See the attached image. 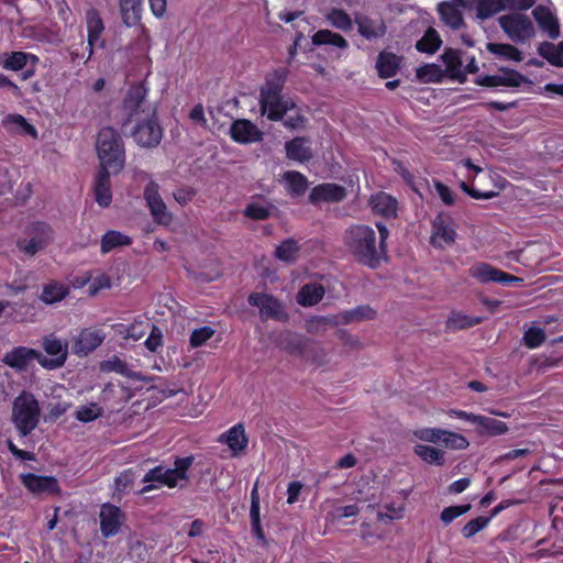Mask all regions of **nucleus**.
I'll return each mask as SVG.
<instances>
[{
  "label": "nucleus",
  "mask_w": 563,
  "mask_h": 563,
  "mask_svg": "<svg viewBox=\"0 0 563 563\" xmlns=\"http://www.w3.org/2000/svg\"><path fill=\"white\" fill-rule=\"evenodd\" d=\"M288 74L289 70L286 67L274 69L266 76L264 85L260 88V110L269 121L283 120L285 114L296 107L291 99H286L282 95Z\"/></svg>",
  "instance_id": "obj_1"
},
{
  "label": "nucleus",
  "mask_w": 563,
  "mask_h": 563,
  "mask_svg": "<svg viewBox=\"0 0 563 563\" xmlns=\"http://www.w3.org/2000/svg\"><path fill=\"white\" fill-rule=\"evenodd\" d=\"M344 245L355 261L371 269L380 267L386 258L376 241V232L366 224H354L345 230Z\"/></svg>",
  "instance_id": "obj_2"
},
{
  "label": "nucleus",
  "mask_w": 563,
  "mask_h": 563,
  "mask_svg": "<svg viewBox=\"0 0 563 563\" xmlns=\"http://www.w3.org/2000/svg\"><path fill=\"white\" fill-rule=\"evenodd\" d=\"M95 147L99 168L113 170V175H118L124 169L125 144L117 129L113 126L101 128L97 133Z\"/></svg>",
  "instance_id": "obj_3"
},
{
  "label": "nucleus",
  "mask_w": 563,
  "mask_h": 563,
  "mask_svg": "<svg viewBox=\"0 0 563 563\" xmlns=\"http://www.w3.org/2000/svg\"><path fill=\"white\" fill-rule=\"evenodd\" d=\"M41 408L32 393L23 390L12 404V421L21 437L29 435L38 424Z\"/></svg>",
  "instance_id": "obj_4"
},
{
  "label": "nucleus",
  "mask_w": 563,
  "mask_h": 563,
  "mask_svg": "<svg viewBox=\"0 0 563 563\" xmlns=\"http://www.w3.org/2000/svg\"><path fill=\"white\" fill-rule=\"evenodd\" d=\"M26 234L30 239L18 240L16 247L30 257L45 250L55 238L54 229L45 221L32 222L26 228Z\"/></svg>",
  "instance_id": "obj_5"
},
{
  "label": "nucleus",
  "mask_w": 563,
  "mask_h": 563,
  "mask_svg": "<svg viewBox=\"0 0 563 563\" xmlns=\"http://www.w3.org/2000/svg\"><path fill=\"white\" fill-rule=\"evenodd\" d=\"M135 143L142 147H156L163 137V129L158 122L156 109L153 108L144 119H137L132 131Z\"/></svg>",
  "instance_id": "obj_6"
},
{
  "label": "nucleus",
  "mask_w": 563,
  "mask_h": 563,
  "mask_svg": "<svg viewBox=\"0 0 563 563\" xmlns=\"http://www.w3.org/2000/svg\"><path fill=\"white\" fill-rule=\"evenodd\" d=\"M500 27L516 43H526L534 35L533 23L522 13H510L499 18Z\"/></svg>",
  "instance_id": "obj_7"
},
{
  "label": "nucleus",
  "mask_w": 563,
  "mask_h": 563,
  "mask_svg": "<svg viewBox=\"0 0 563 563\" xmlns=\"http://www.w3.org/2000/svg\"><path fill=\"white\" fill-rule=\"evenodd\" d=\"M468 275L481 284L520 285L523 282L521 277L506 273L485 262L473 264L468 268Z\"/></svg>",
  "instance_id": "obj_8"
},
{
  "label": "nucleus",
  "mask_w": 563,
  "mask_h": 563,
  "mask_svg": "<svg viewBox=\"0 0 563 563\" xmlns=\"http://www.w3.org/2000/svg\"><path fill=\"white\" fill-rule=\"evenodd\" d=\"M144 199L155 223L168 227L173 222V214L167 210L166 203L159 195V186L151 180L144 188Z\"/></svg>",
  "instance_id": "obj_9"
},
{
  "label": "nucleus",
  "mask_w": 563,
  "mask_h": 563,
  "mask_svg": "<svg viewBox=\"0 0 563 563\" xmlns=\"http://www.w3.org/2000/svg\"><path fill=\"white\" fill-rule=\"evenodd\" d=\"M471 4V0H448L438 3L437 11L448 27L457 31L466 26L463 9H470Z\"/></svg>",
  "instance_id": "obj_10"
},
{
  "label": "nucleus",
  "mask_w": 563,
  "mask_h": 563,
  "mask_svg": "<svg viewBox=\"0 0 563 563\" xmlns=\"http://www.w3.org/2000/svg\"><path fill=\"white\" fill-rule=\"evenodd\" d=\"M247 301L251 306L260 309V313L263 319L285 321L288 318L280 300L272 295L252 292L250 294Z\"/></svg>",
  "instance_id": "obj_11"
},
{
  "label": "nucleus",
  "mask_w": 563,
  "mask_h": 563,
  "mask_svg": "<svg viewBox=\"0 0 563 563\" xmlns=\"http://www.w3.org/2000/svg\"><path fill=\"white\" fill-rule=\"evenodd\" d=\"M20 478L23 486L34 495H60L62 489L55 476L25 473Z\"/></svg>",
  "instance_id": "obj_12"
},
{
  "label": "nucleus",
  "mask_w": 563,
  "mask_h": 563,
  "mask_svg": "<svg viewBox=\"0 0 563 563\" xmlns=\"http://www.w3.org/2000/svg\"><path fill=\"white\" fill-rule=\"evenodd\" d=\"M33 360H36L42 366H47L48 358L44 357L40 351L26 346H15L8 351L2 362L11 368L23 371Z\"/></svg>",
  "instance_id": "obj_13"
},
{
  "label": "nucleus",
  "mask_w": 563,
  "mask_h": 563,
  "mask_svg": "<svg viewBox=\"0 0 563 563\" xmlns=\"http://www.w3.org/2000/svg\"><path fill=\"white\" fill-rule=\"evenodd\" d=\"M100 531L104 539L117 536L124 523L125 516L120 507L106 503L100 508Z\"/></svg>",
  "instance_id": "obj_14"
},
{
  "label": "nucleus",
  "mask_w": 563,
  "mask_h": 563,
  "mask_svg": "<svg viewBox=\"0 0 563 563\" xmlns=\"http://www.w3.org/2000/svg\"><path fill=\"white\" fill-rule=\"evenodd\" d=\"M431 243L435 247L443 244L450 245L455 242L456 230L453 218L446 212H440L432 222Z\"/></svg>",
  "instance_id": "obj_15"
},
{
  "label": "nucleus",
  "mask_w": 563,
  "mask_h": 563,
  "mask_svg": "<svg viewBox=\"0 0 563 563\" xmlns=\"http://www.w3.org/2000/svg\"><path fill=\"white\" fill-rule=\"evenodd\" d=\"M527 81L526 76L512 68H501L498 75H482L475 80L478 86L488 88L499 86L517 88Z\"/></svg>",
  "instance_id": "obj_16"
},
{
  "label": "nucleus",
  "mask_w": 563,
  "mask_h": 563,
  "mask_svg": "<svg viewBox=\"0 0 563 563\" xmlns=\"http://www.w3.org/2000/svg\"><path fill=\"white\" fill-rule=\"evenodd\" d=\"M376 311L368 305H361L354 309L345 310L330 317H322V320L331 325L350 324L363 320H373Z\"/></svg>",
  "instance_id": "obj_17"
},
{
  "label": "nucleus",
  "mask_w": 563,
  "mask_h": 563,
  "mask_svg": "<svg viewBox=\"0 0 563 563\" xmlns=\"http://www.w3.org/2000/svg\"><path fill=\"white\" fill-rule=\"evenodd\" d=\"M231 139L240 144H251L262 141L263 132L247 119L235 120L230 128Z\"/></svg>",
  "instance_id": "obj_18"
},
{
  "label": "nucleus",
  "mask_w": 563,
  "mask_h": 563,
  "mask_svg": "<svg viewBox=\"0 0 563 563\" xmlns=\"http://www.w3.org/2000/svg\"><path fill=\"white\" fill-rule=\"evenodd\" d=\"M354 23L357 25L358 34L367 41L382 38L387 33V26L383 19H372L366 14L357 13L354 16Z\"/></svg>",
  "instance_id": "obj_19"
},
{
  "label": "nucleus",
  "mask_w": 563,
  "mask_h": 563,
  "mask_svg": "<svg viewBox=\"0 0 563 563\" xmlns=\"http://www.w3.org/2000/svg\"><path fill=\"white\" fill-rule=\"evenodd\" d=\"M453 412L457 418L476 424L477 427L486 431L489 435H501L508 431V426L501 420L462 410Z\"/></svg>",
  "instance_id": "obj_20"
},
{
  "label": "nucleus",
  "mask_w": 563,
  "mask_h": 563,
  "mask_svg": "<svg viewBox=\"0 0 563 563\" xmlns=\"http://www.w3.org/2000/svg\"><path fill=\"white\" fill-rule=\"evenodd\" d=\"M85 20L87 24V42L89 47L88 59L93 54L95 46H103V41H100L101 34L104 31V23L100 12L96 8H90L86 11Z\"/></svg>",
  "instance_id": "obj_21"
},
{
  "label": "nucleus",
  "mask_w": 563,
  "mask_h": 563,
  "mask_svg": "<svg viewBox=\"0 0 563 563\" xmlns=\"http://www.w3.org/2000/svg\"><path fill=\"white\" fill-rule=\"evenodd\" d=\"M111 175H113V170L98 168L93 178L95 200L101 208H108L112 202Z\"/></svg>",
  "instance_id": "obj_22"
},
{
  "label": "nucleus",
  "mask_w": 563,
  "mask_h": 563,
  "mask_svg": "<svg viewBox=\"0 0 563 563\" xmlns=\"http://www.w3.org/2000/svg\"><path fill=\"white\" fill-rule=\"evenodd\" d=\"M104 340L101 330L84 329L75 339L71 350L78 356H86L93 352Z\"/></svg>",
  "instance_id": "obj_23"
},
{
  "label": "nucleus",
  "mask_w": 563,
  "mask_h": 563,
  "mask_svg": "<svg viewBox=\"0 0 563 563\" xmlns=\"http://www.w3.org/2000/svg\"><path fill=\"white\" fill-rule=\"evenodd\" d=\"M345 196L346 192L344 187L338 184L325 183L312 188L309 195V200L312 203L320 201L340 202L345 198Z\"/></svg>",
  "instance_id": "obj_24"
},
{
  "label": "nucleus",
  "mask_w": 563,
  "mask_h": 563,
  "mask_svg": "<svg viewBox=\"0 0 563 563\" xmlns=\"http://www.w3.org/2000/svg\"><path fill=\"white\" fill-rule=\"evenodd\" d=\"M67 342L62 341L55 335L45 336L43 349L48 355L54 356V358L48 360L46 367L56 368L63 366L67 360Z\"/></svg>",
  "instance_id": "obj_25"
},
{
  "label": "nucleus",
  "mask_w": 563,
  "mask_h": 563,
  "mask_svg": "<svg viewBox=\"0 0 563 563\" xmlns=\"http://www.w3.org/2000/svg\"><path fill=\"white\" fill-rule=\"evenodd\" d=\"M219 441L225 443L232 451L233 455L246 449L249 439L245 434V429L242 423L234 424L227 432L222 433Z\"/></svg>",
  "instance_id": "obj_26"
},
{
  "label": "nucleus",
  "mask_w": 563,
  "mask_h": 563,
  "mask_svg": "<svg viewBox=\"0 0 563 563\" xmlns=\"http://www.w3.org/2000/svg\"><path fill=\"white\" fill-rule=\"evenodd\" d=\"M532 13L539 27L545 32L550 38L556 40L560 36L559 20L549 9L537 7Z\"/></svg>",
  "instance_id": "obj_27"
},
{
  "label": "nucleus",
  "mask_w": 563,
  "mask_h": 563,
  "mask_svg": "<svg viewBox=\"0 0 563 563\" xmlns=\"http://www.w3.org/2000/svg\"><path fill=\"white\" fill-rule=\"evenodd\" d=\"M373 212L384 218L390 219L397 217L398 201L393 196L380 191L371 198Z\"/></svg>",
  "instance_id": "obj_28"
},
{
  "label": "nucleus",
  "mask_w": 563,
  "mask_h": 563,
  "mask_svg": "<svg viewBox=\"0 0 563 563\" xmlns=\"http://www.w3.org/2000/svg\"><path fill=\"white\" fill-rule=\"evenodd\" d=\"M38 63L40 58L35 54L16 51L4 54L2 67L8 70L20 71L27 67L29 64L37 66Z\"/></svg>",
  "instance_id": "obj_29"
},
{
  "label": "nucleus",
  "mask_w": 563,
  "mask_h": 563,
  "mask_svg": "<svg viewBox=\"0 0 563 563\" xmlns=\"http://www.w3.org/2000/svg\"><path fill=\"white\" fill-rule=\"evenodd\" d=\"M306 137L297 136L285 143L286 156L290 161L307 163L312 158V151Z\"/></svg>",
  "instance_id": "obj_30"
},
{
  "label": "nucleus",
  "mask_w": 563,
  "mask_h": 563,
  "mask_svg": "<svg viewBox=\"0 0 563 563\" xmlns=\"http://www.w3.org/2000/svg\"><path fill=\"white\" fill-rule=\"evenodd\" d=\"M2 125L8 132L16 133L21 135L37 136V131L34 125L27 122V120L18 113L7 114L2 119Z\"/></svg>",
  "instance_id": "obj_31"
},
{
  "label": "nucleus",
  "mask_w": 563,
  "mask_h": 563,
  "mask_svg": "<svg viewBox=\"0 0 563 563\" xmlns=\"http://www.w3.org/2000/svg\"><path fill=\"white\" fill-rule=\"evenodd\" d=\"M401 58L391 52H380L376 60L378 76L383 79L395 76L400 67Z\"/></svg>",
  "instance_id": "obj_32"
},
{
  "label": "nucleus",
  "mask_w": 563,
  "mask_h": 563,
  "mask_svg": "<svg viewBox=\"0 0 563 563\" xmlns=\"http://www.w3.org/2000/svg\"><path fill=\"white\" fill-rule=\"evenodd\" d=\"M325 290L321 284L309 283L303 285L297 294V302L302 307H312L324 297Z\"/></svg>",
  "instance_id": "obj_33"
},
{
  "label": "nucleus",
  "mask_w": 563,
  "mask_h": 563,
  "mask_svg": "<svg viewBox=\"0 0 563 563\" xmlns=\"http://www.w3.org/2000/svg\"><path fill=\"white\" fill-rule=\"evenodd\" d=\"M250 519L251 529L254 537H256L260 540H263L265 538V533L261 522V500L257 482L255 483L251 490Z\"/></svg>",
  "instance_id": "obj_34"
},
{
  "label": "nucleus",
  "mask_w": 563,
  "mask_h": 563,
  "mask_svg": "<svg viewBox=\"0 0 563 563\" xmlns=\"http://www.w3.org/2000/svg\"><path fill=\"white\" fill-rule=\"evenodd\" d=\"M441 59L445 65V70L450 78L457 79L460 81L464 80L462 58L457 49L445 48L441 55Z\"/></svg>",
  "instance_id": "obj_35"
},
{
  "label": "nucleus",
  "mask_w": 563,
  "mask_h": 563,
  "mask_svg": "<svg viewBox=\"0 0 563 563\" xmlns=\"http://www.w3.org/2000/svg\"><path fill=\"white\" fill-rule=\"evenodd\" d=\"M311 42L314 46L332 45L341 49L349 47V42L344 36L328 29L317 31L312 35Z\"/></svg>",
  "instance_id": "obj_36"
},
{
  "label": "nucleus",
  "mask_w": 563,
  "mask_h": 563,
  "mask_svg": "<svg viewBox=\"0 0 563 563\" xmlns=\"http://www.w3.org/2000/svg\"><path fill=\"white\" fill-rule=\"evenodd\" d=\"M119 8H120L122 23L126 27L136 26L141 23L142 11H143V0L130 1L128 4L120 3Z\"/></svg>",
  "instance_id": "obj_37"
},
{
  "label": "nucleus",
  "mask_w": 563,
  "mask_h": 563,
  "mask_svg": "<svg viewBox=\"0 0 563 563\" xmlns=\"http://www.w3.org/2000/svg\"><path fill=\"white\" fill-rule=\"evenodd\" d=\"M442 43L439 32L429 26L415 46L418 52L432 55L441 47Z\"/></svg>",
  "instance_id": "obj_38"
},
{
  "label": "nucleus",
  "mask_w": 563,
  "mask_h": 563,
  "mask_svg": "<svg viewBox=\"0 0 563 563\" xmlns=\"http://www.w3.org/2000/svg\"><path fill=\"white\" fill-rule=\"evenodd\" d=\"M131 244L132 239L129 235H125L120 231L109 230L101 238L100 251L102 254H107L117 247L128 246Z\"/></svg>",
  "instance_id": "obj_39"
},
{
  "label": "nucleus",
  "mask_w": 563,
  "mask_h": 563,
  "mask_svg": "<svg viewBox=\"0 0 563 563\" xmlns=\"http://www.w3.org/2000/svg\"><path fill=\"white\" fill-rule=\"evenodd\" d=\"M286 181V189L288 194L294 197L302 196L308 188V180L306 176L297 170L285 172L283 176Z\"/></svg>",
  "instance_id": "obj_40"
},
{
  "label": "nucleus",
  "mask_w": 563,
  "mask_h": 563,
  "mask_svg": "<svg viewBox=\"0 0 563 563\" xmlns=\"http://www.w3.org/2000/svg\"><path fill=\"white\" fill-rule=\"evenodd\" d=\"M325 20L336 30L350 32L353 27L354 19L350 14L339 8H332L327 14Z\"/></svg>",
  "instance_id": "obj_41"
},
{
  "label": "nucleus",
  "mask_w": 563,
  "mask_h": 563,
  "mask_svg": "<svg viewBox=\"0 0 563 563\" xmlns=\"http://www.w3.org/2000/svg\"><path fill=\"white\" fill-rule=\"evenodd\" d=\"M300 246L298 242L292 239L284 240L275 250V257L285 263H294L298 258Z\"/></svg>",
  "instance_id": "obj_42"
},
{
  "label": "nucleus",
  "mask_w": 563,
  "mask_h": 563,
  "mask_svg": "<svg viewBox=\"0 0 563 563\" xmlns=\"http://www.w3.org/2000/svg\"><path fill=\"white\" fill-rule=\"evenodd\" d=\"M415 453L424 462L437 466H442L445 463L444 452L438 448L417 444L413 448Z\"/></svg>",
  "instance_id": "obj_43"
},
{
  "label": "nucleus",
  "mask_w": 563,
  "mask_h": 563,
  "mask_svg": "<svg viewBox=\"0 0 563 563\" xmlns=\"http://www.w3.org/2000/svg\"><path fill=\"white\" fill-rule=\"evenodd\" d=\"M487 49L492 54L499 56L506 60H514L519 63L523 59L522 52L511 44L488 43Z\"/></svg>",
  "instance_id": "obj_44"
},
{
  "label": "nucleus",
  "mask_w": 563,
  "mask_h": 563,
  "mask_svg": "<svg viewBox=\"0 0 563 563\" xmlns=\"http://www.w3.org/2000/svg\"><path fill=\"white\" fill-rule=\"evenodd\" d=\"M69 294V289L64 284L52 283L44 286L41 300L45 303L52 305L62 301Z\"/></svg>",
  "instance_id": "obj_45"
},
{
  "label": "nucleus",
  "mask_w": 563,
  "mask_h": 563,
  "mask_svg": "<svg viewBox=\"0 0 563 563\" xmlns=\"http://www.w3.org/2000/svg\"><path fill=\"white\" fill-rule=\"evenodd\" d=\"M476 7V18L487 20L498 12L505 10L503 0H474Z\"/></svg>",
  "instance_id": "obj_46"
},
{
  "label": "nucleus",
  "mask_w": 563,
  "mask_h": 563,
  "mask_svg": "<svg viewBox=\"0 0 563 563\" xmlns=\"http://www.w3.org/2000/svg\"><path fill=\"white\" fill-rule=\"evenodd\" d=\"M483 321L479 317H470L459 311H453L446 321L448 329L463 330L479 324Z\"/></svg>",
  "instance_id": "obj_47"
},
{
  "label": "nucleus",
  "mask_w": 563,
  "mask_h": 563,
  "mask_svg": "<svg viewBox=\"0 0 563 563\" xmlns=\"http://www.w3.org/2000/svg\"><path fill=\"white\" fill-rule=\"evenodd\" d=\"M145 97V87L142 84L134 85L129 89L124 104L126 108L132 109L135 114H137L144 103Z\"/></svg>",
  "instance_id": "obj_48"
},
{
  "label": "nucleus",
  "mask_w": 563,
  "mask_h": 563,
  "mask_svg": "<svg viewBox=\"0 0 563 563\" xmlns=\"http://www.w3.org/2000/svg\"><path fill=\"white\" fill-rule=\"evenodd\" d=\"M417 78L422 82H441L444 70L437 64H426L417 69Z\"/></svg>",
  "instance_id": "obj_49"
},
{
  "label": "nucleus",
  "mask_w": 563,
  "mask_h": 563,
  "mask_svg": "<svg viewBox=\"0 0 563 563\" xmlns=\"http://www.w3.org/2000/svg\"><path fill=\"white\" fill-rule=\"evenodd\" d=\"M165 467L162 465L151 468L143 477L144 483H148L141 490L140 494H146L155 488H158L163 484V476L165 474Z\"/></svg>",
  "instance_id": "obj_50"
},
{
  "label": "nucleus",
  "mask_w": 563,
  "mask_h": 563,
  "mask_svg": "<svg viewBox=\"0 0 563 563\" xmlns=\"http://www.w3.org/2000/svg\"><path fill=\"white\" fill-rule=\"evenodd\" d=\"M273 209V205L264 206L257 202H251L245 207L244 216L254 221H263L271 218Z\"/></svg>",
  "instance_id": "obj_51"
},
{
  "label": "nucleus",
  "mask_w": 563,
  "mask_h": 563,
  "mask_svg": "<svg viewBox=\"0 0 563 563\" xmlns=\"http://www.w3.org/2000/svg\"><path fill=\"white\" fill-rule=\"evenodd\" d=\"M538 53L544 59L549 62L552 66L563 67V60L559 58L558 54V45H554L551 42H542L538 47Z\"/></svg>",
  "instance_id": "obj_52"
},
{
  "label": "nucleus",
  "mask_w": 563,
  "mask_h": 563,
  "mask_svg": "<svg viewBox=\"0 0 563 563\" xmlns=\"http://www.w3.org/2000/svg\"><path fill=\"white\" fill-rule=\"evenodd\" d=\"M471 504L445 507L441 511L440 519L445 526H448L456 518L467 514L471 510Z\"/></svg>",
  "instance_id": "obj_53"
},
{
  "label": "nucleus",
  "mask_w": 563,
  "mask_h": 563,
  "mask_svg": "<svg viewBox=\"0 0 563 563\" xmlns=\"http://www.w3.org/2000/svg\"><path fill=\"white\" fill-rule=\"evenodd\" d=\"M490 521V517L478 516L475 519L470 520L463 528L462 534L464 538L470 539L476 533L482 531Z\"/></svg>",
  "instance_id": "obj_54"
},
{
  "label": "nucleus",
  "mask_w": 563,
  "mask_h": 563,
  "mask_svg": "<svg viewBox=\"0 0 563 563\" xmlns=\"http://www.w3.org/2000/svg\"><path fill=\"white\" fill-rule=\"evenodd\" d=\"M214 334V330L211 327L203 325L198 329H195L189 338V343L191 347H199L203 345L209 339H211Z\"/></svg>",
  "instance_id": "obj_55"
},
{
  "label": "nucleus",
  "mask_w": 563,
  "mask_h": 563,
  "mask_svg": "<svg viewBox=\"0 0 563 563\" xmlns=\"http://www.w3.org/2000/svg\"><path fill=\"white\" fill-rule=\"evenodd\" d=\"M545 339L547 336L544 331L537 327L529 328L523 334L525 344L529 349L539 347L545 341Z\"/></svg>",
  "instance_id": "obj_56"
},
{
  "label": "nucleus",
  "mask_w": 563,
  "mask_h": 563,
  "mask_svg": "<svg viewBox=\"0 0 563 563\" xmlns=\"http://www.w3.org/2000/svg\"><path fill=\"white\" fill-rule=\"evenodd\" d=\"M101 415L100 408L96 404L81 406L76 411V419L81 422L95 421Z\"/></svg>",
  "instance_id": "obj_57"
},
{
  "label": "nucleus",
  "mask_w": 563,
  "mask_h": 563,
  "mask_svg": "<svg viewBox=\"0 0 563 563\" xmlns=\"http://www.w3.org/2000/svg\"><path fill=\"white\" fill-rule=\"evenodd\" d=\"M440 443H443L448 448L457 450L465 449L468 445V441L464 435L450 431H445Z\"/></svg>",
  "instance_id": "obj_58"
},
{
  "label": "nucleus",
  "mask_w": 563,
  "mask_h": 563,
  "mask_svg": "<svg viewBox=\"0 0 563 563\" xmlns=\"http://www.w3.org/2000/svg\"><path fill=\"white\" fill-rule=\"evenodd\" d=\"M195 456L188 455L184 457H177L174 462V472L178 477H180V481H188V471L194 464Z\"/></svg>",
  "instance_id": "obj_59"
},
{
  "label": "nucleus",
  "mask_w": 563,
  "mask_h": 563,
  "mask_svg": "<svg viewBox=\"0 0 563 563\" xmlns=\"http://www.w3.org/2000/svg\"><path fill=\"white\" fill-rule=\"evenodd\" d=\"M445 430L435 428H423L415 432V435L426 442L440 443Z\"/></svg>",
  "instance_id": "obj_60"
},
{
  "label": "nucleus",
  "mask_w": 563,
  "mask_h": 563,
  "mask_svg": "<svg viewBox=\"0 0 563 563\" xmlns=\"http://www.w3.org/2000/svg\"><path fill=\"white\" fill-rule=\"evenodd\" d=\"M110 287H111V279H110L109 275H107L106 273H102V274L97 275L92 279V282L89 286V292L91 295H96L100 290L108 289Z\"/></svg>",
  "instance_id": "obj_61"
},
{
  "label": "nucleus",
  "mask_w": 563,
  "mask_h": 563,
  "mask_svg": "<svg viewBox=\"0 0 563 563\" xmlns=\"http://www.w3.org/2000/svg\"><path fill=\"white\" fill-rule=\"evenodd\" d=\"M461 188L463 189V191H465L468 196H471L474 199H492V198H495L496 196H498V191H495V190L483 191L473 186L470 187L466 183H462Z\"/></svg>",
  "instance_id": "obj_62"
},
{
  "label": "nucleus",
  "mask_w": 563,
  "mask_h": 563,
  "mask_svg": "<svg viewBox=\"0 0 563 563\" xmlns=\"http://www.w3.org/2000/svg\"><path fill=\"white\" fill-rule=\"evenodd\" d=\"M146 349L151 352H156L163 345L162 332L157 327H153L150 335L144 342Z\"/></svg>",
  "instance_id": "obj_63"
},
{
  "label": "nucleus",
  "mask_w": 563,
  "mask_h": 563,
  "mask_svg": "<svg viewBox=\"0 0 563 563\" xmlns=\"http://www.w3.org/2000/svg\"><path fill=\"white\" fill-rule=\"evenodd\" d=\"M434 188L444 205L453 206L455 203L454 192L450 189L449 186L441 181H435Z\"/></svg>",
  "instance_id": "obj_64"
}]
</instances>
